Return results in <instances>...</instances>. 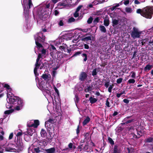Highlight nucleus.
Instances as JSON below:
<instances>
[{
  "instance_id": "obj_1",
  "label": "nucleus",
  "mask_w": 153,
  "mask_h": 153,
  "mask_svg": "<svg viewBox=\"0 0 153 153\" xmlns=\"http://www.w3.org/2000/svg\"><path fill=\"white\" fill-rule=\"evenodd\" d=\"M15 144H9L5 149V151L8 152H19L22 150L24 148L23 145L17 144L14 140Z\"/></svg>"
},
{
  "instance_id": "obj_2",
  "label": "nucleus",
  "mask_w": 153,
  "mask_h": 153,
  "mask_svg": "<svg viewBox=\"0 0 153 153\" xmlns=\"http://www.w3.org/2000/svg\"><path fill=\"white\" fill-rule=\"evenodd\" d=\"M15 98H10L9 99V101L10 104L16 105L15 110L19 111L22 108L23 105L22 100L18 97H15Z\"/></svg>"
},
{
  "instance_id": "obj_3",
  "label": "nucleus",
  "mask_w": 153,
  "mask_h": 153,
  "mask_svg": "<svg viewBox=\"0 0 153 153\" xmlns=\"http://www.w3.org/2000/svg\"><path fill=\"white\" fill-rule=\"evenodd\" d=\"M35 43L38 48H43L41 43H43L45 39V36L41 32H39L34 36Z\"/></svg>"
},
{
  "instance_id": "obj_4",
  "label": "nucleus",
  "mask_w": 153,
  "mask_h": 153,
  "mask_svg": "<svg viewBox=\"0 0 153 153\" xmlns=\"http://www.w3.org/2000/svg\"><path fill=\"white\" fill-rule=\"evenodd\" d=\"M153 14V7L146 6L143 8V16L146 19H151Z\"/></svg>"
},
{
  "instance_id": "obj_5",
  "label": "nucleus",
  "mask_w": 153,
  "mask_h": 153,
  "mask_svg": "<svg viewBox=\"0 0 153 153\" xmlns=\"http://www.w3.org/2000/svg\"><path fill=\"white\" fill-rule=\"evenodd\" d=\"M45 9H41L40 8L38 9L37 11V13L39 17L42 20H45L49 16L46 12H45Z\"/></svg>"
},
{
  "instance_id": "obj_6",
  "label": "nucleus",
  "mask_w": 153,
  "mask_h": 153,
  "mask_svg": "<svg viewBox=\"0 0 153 153\" xmlns=\"http://www.w3.org/2000/svg\"><path fill=\"white\" fill-rule=\"evenodd\" d=\"M54 120H55L53 118H49L48 120L45 122V127L51 129H54Z\"/></svg>"
},
{
  "instance_id": "obj_7",
  "label": "nucleus",
  "mask_w": 153,
  "mask_h": 153,
  "mask_svg": "<svg viewBox=\"0 0 153 153\" xmlns=\"http://www.w3.org/2000/svg\"><path fill=\"white\" fill-rule=\"evenodd\" d=\"M59 48L62 52L63 51L64 53L66 55L71 54V50L70 48L68 49V46L66 44H63L62 45L59 47Z\"/></svg>"
},
{
  "instance_id": "obj_8",
  "label": "nucleus",
  "mask_w": 153,
  "mask_h": 153,
  "mask_svg": "<svg viewBox=\"0 0 153 153\" xmlns=\"http://www.w3.org/2000/svg\"><path fill=\"white\" fill-rule=\"evenodd\" d=\"M141 33L138 30V29L135 27L133 28V30L131 32V37L134 39L139 38Z\"/></svg>"
},
{
  "instance_id": "obj_9",
  "label": "nucleus",
  "mask_w": 153,
  "mask_h": 153,
  "mask_svg": "<svg viewBox=\"0 0 153 153\" xmlns=\"http://www.w3.org/2000/svg\"><path fill=\"white\" fill-rule=\"evenodd\" d=\"M22 131L21 132H19L16 134V137L15 140L17 144H20L21 145H23L22 141Z\"/></svg>"
},
{
  "instance_id": "obj_10",
  "label": "nucleus",
  "mask_w": 153,
  "mask_h": 153,
  "mask_svg": "<svg viewBox=\"0 0 153 153\" xmlns=\"http://www.w3.org/2000/svg\"><path fill=\"white\" fill-rule=\"evenodd\" d=\"M56 52L55 53H53V52H51L50 54L53 57H54L55 59L58 60H60L63 57L62 56V54L61 52L59 51H56Z\"/></svg>"
},
{
  "instance_id": "obj_11",
  "label": "nucleus",
  "mask_w": 153,
  "mask_h": 153,
  "mask_svg": "<svg viewBox=\"0 0 153 153\" xmlns=\"http://www.w3.org/2000/svg\"><path fill=\"white\" fill-rule=\"evenodd\" d=\"M27 129V132H25V134L26 135H29L31 136L35 132L36 130L33 128L29 127Z\"/></svg>"
},
{
  "instance_id": "obj_12",
  "label": "nucleus",
  "mask_w": 153,
  "mask_h": 153,
  "mask_svg": "<svg viewBox=\"0 0 153 153\" xmlns=\"http://www.w3.org/2000/svg\"><path fill=\"white\" fill-rule=\"evenodd\" d=\"M41 58H42L41 54L39 53L36 60V62L35 64V67H39L41 65V63H42L41 61H39L40 59Z\"/></svg>"
},
{
  "instance_id": "obj_13",
  "label": "nucleus",
  "mask_w": 153,
  "mask_h": 153,
  "mask_svg": "<svg viewBox=\"0 0 153 153\" xmlns=\"http://www.w3.org/2000/svg\"><path fill=\"white\" fill-rule=\"evenodd\" d=\"M39 121L38 120H35L34 121V123L30 125L29 123L27 124V126L29 127H33L34 128H37L39 125Z\"/></svg>"
},
{
  "instance_id": "obj_14",
  "label": "nucleus",
  "mask_w": 153,
  "mask_h": 153,
  "mask_svg": "<svg viewBox=\"0 0 153 153\" xmlns=\"http://www.w3.org/2000/svg\"><path fill=\"white\" fill-rule=\"evenodd\" d=\"M87 76V74L85 72H82L79 75V79L81 81H84Z\"/></svg>"
},
{
  "instance_id": "obj_15",
  "label": "nucleus",
  "mask_w": 153,
  "mask_h": 153,
  "mask_svg": "<svg viewBox=\"0 0 153 153\" xmlns=\"http://www.w3.org/2000/svg\"><path fill=\"white\" fill-rule=\"evenodd\" d=\"M23 0V3H22V4L23 6V9H24V13L25 14L26 16L27 14H28L29 10L30 9H27V8H26V6H25V4L26 2V1H27V0Z\"/></svg>"
},
{
  "instance_id": "obj_16",
  "label": "nucleus",
  "mask_w": 153,
  "mask_h": 153,
  "mask_svg": "<svg viewBox=\"0 0 153 153\" xmlns=\"http://www.w3.org/2000/svg\"><path fill=\"white\" fill-rule=\"evenodd\" d=\"M81 40L82 41H84L86 43L89 44V43L88 42V41H90V43H92V42L91 41V36H86L83 38H82L81 39Z\"/></svg>"
},
{
  "instance_id": "obj_17",
  "label": "nucleus",
  "mask_w": 153,
  "mask_h": 153,
  "mask_svg": "<svg viewBox=\"0 0 153 153\" xmlns=\"http://www.w3.org/2000/svg\"><path fill=\"white\" fill-rule=\"evenodd\" d=\"M45 151L47 153H55L56 149L55 148L53 147L50 149H45Z\"/></svg>"
},
{
  "instance_id": "obj_18",
  "label": "nucleus",
  "mask_w": 153,
  "mask_h": 153,
  "mask_svg": "<svg viewBox=\"0 0 153 153\" xmlns=\"http://www.w3.org/2000/svg\"><path fill=\"white\" fill-rule=\"evenodd\" d=\"M40 134L42 137H45L47 136V133L45 129L42 128L40 132Z\"/></svg>"
},
{
  "instance_id": "obj_19",
  "label": "nucleus",
  "mask_w": 153,
  "mask_h": 153,
  "mask_svg": "<svg viewBox=\"0 0 153 153\" xmlns=\"http://www.w3.org/2000/svg\"><path fill=\"white\" fill-rule=\"evenodd\" d=\"M120 152L118 148V146L117 144L115 145L114 146L113 151L112 153H120Z\"/></svg>"
},
{
  "instance_id": "obj_20",
  "label": "nucleus",
  "mask_w": 153,
  "mask_h": 153,
  "mask_svg": "<svg viewBox=\"0 0 153 153\" xmlns=\"http://www.w3.org/2000/svg\"><path fill=\"white\" fill-rule=\"evenodd\" d=\"M90 119L88 116L86 117L82 123V125L83 126L86 125L90 121Z\"/></svg>"
},
{
  "instance_id": "obj_21",
  "label": "nucleus",
  "mask_w": 153,
  "mask_h": 153,
  "mask_svg": "<svg viewBox=\"0 0 153 153\" xmlns=\"http://www.w3.org/2000/svg\"><path fill=\"white\" fill-rule=\"evenodd\" d=\"M149 41L148 38H146L143 39L141 40V43L142 45H145L146 44L149 43Z\"/></svg>"
},
{
  "instance_id": "obj_22",
  "label": "nucleus",
  "mask_w": 153,
  "mask_h": 153,
  "mask_svg": "<svg viewBox=\"0 0 153 153\" xmlns=\"http://www.w3.org/2000/svg\"><path fill=\"white\" fill-rule=\"evenodd\" d=\"M89 100L90 103L92 104L96 102L97 101V99L93 98L92 97H90L89 98Z\"/></svg>"
},
{
  "instance_id": "obj_23",
  "label": "nucleus",
  "mask_w": 153,
  "mask_h": 153,
  "mask_svg": "<svg viewBox=\"0 0 153 153\" xmlns=\"http://www.w3.org/2000/svg\"><path fill=\"white\" fill-rule=\"evenodd\" d=\"M50 28H46V27L43 28V27H42L41 29V30L40 32H41L42 33V32H45L47 31H48L50 29H51V25H50Z\"/></svg>"
},
{
  "instance_id": "obj_24",
  "label": "nucleus",
  "mask_w": 153,
  "mask_h": 153,
  "mask_svg": "<svg viewBox=\"0 0 153 153\" xmlns=\"http://www.w3.org/2000/svg\"><path fill=\"white\" fill-rule=\"evenodd\" d=\"M99 27L101 31L104 33H105L106 32V30L104 26L100 25V26Z\"/></svg>"
},
{
  "instance_id": "obj_25",
  "label": "nucleus",
  "mask_w": 153,
  "mask_h": 153,
  "mask_svg": "<svg viewBox=\"0 0 153 153\" xmlns=\"http://www.w3.org/2000/svg\"><path fill=\"white\" fill-rule=\"evenodd\" d=\"M51 65V64L45 62L42 64V65L40 67H49Z\"/></svg>"
},
{
  "instance_id": "obj_26",
  "label": "nucleus",
  "mask_w": 153,
  "mask_h": 153,
  "mask_svg": "<svg viewBox=\"0 0 153 153\" xmlns=\"http://www.w3.org/2000/svg\"><path fill=\"white\" fill-rule=\"evenodd\" d=\"M39 68H35L34 70V73L36 77V79L38 78L37 76L39 75V73L37 72L38 69Z\"/></svg>"
},
{
  "instance_id": "obj_27",
  "label": "nucleus",
  "mask_w": 153,
  "mask_h": 153,
  "mask_svg": "<svg viewBox=\"0 0 153 153\" xmlns=\"http://www.w3.org/2000/svg\"><path fill=\"white\" fill-rule=\"evenodd\" d=\"M33 6V4L32 3V0H28V6H27V8L28 9H30V8Z\"/></svg>"
},
{
  "instance_id": "obj_28",
  "label": "nucleus",
  "mask_w": 153,
  "mask_h": 153,
  "mask_svg": "<svg viewBox=\"0 0 153 153\" xmlns=\"http://www.w3.org/2000/svg\"><path fill=\"white\" fill-rule=\"evenodd\" d=\"M88 143L86 142L85 145L83 146V149L85 151L88 152Z\"/></svg>"
},
{
  "instance_id": "obj_29",
  "label": "nucleus",
  "mask_w": 153,
  "mask_h": 153,
  "mask_svg": "<svg viewBox=\"0 0 153 153\" xmlns=\"http://www.w3.org/2000/svg\"><path fill=\"white\" fill-rule=\"evenodd\" d=\"M84 89L86 93L89 92V91H91L92 89V86H89L88 87V88H85Z\"/></svg>"
},
{
  "instance_id": "obj_30",
  "label": "nucleus",
  "mask_w": 153,
  "mask_h": 153,
  "mask_svg": "<svg viewBox=\"0 0 153 153\" xmlns=\"http://www.w3.org/2000/svg\"><path fill=\"white\" fill-rule=\"evenodd\" d=\"M74 100L76 104L78 103L79 101V98L77 94H76L74 98Z\"/></svg>"
},
{
  "instance_id": "obj_31",
  "label": "nucleus",
  "mask_w": 153,
  "mask_h": 153,
  "mask_svg": "<svg viewBox=\"0 0 153 153\" xmlns=\"http://www.w3.org/2000/svg\"><path fill=\"white\" fill-rule=\"evenodd\" d=\"M108 142L110 143L111 145H113L114 144V142L111 138L108 137Z\"/></svg>"
},
{
  "instance_id": "obj_32",
  "label": "nucleus",
  "mask_w": 153,
  "mask_h": 153,
  "mask_svg": "<svg viewBox=\"0 0 153 153\" xmlns=\"http://www.w3.org/2000/svg\"><path fill=\"white\" fill-rule=\"evenodd\" d=\"M146 143H151L153 141V138L150 137L147 138L145 140Z\"/></svg>"
},
{
  "instance_id": "obj_33",
  "label": "nucleus",
  "mask_w": 153,
  "mask_h": 153,
  "mask_svg": "<svg viewBox=\"0 0 153 153\" xmlns=\"http://www.w3.org/2000/svg\"><path fill=\"white\" fill-rule=\"evenodd\" d=\"M104 25L105 26H108L109 25V20L108 19H105L104 21Z\"/></svg>"
},
{
  "instance_id": "obj_34",
  "label": "nucleus",
  "mask_w": 153,
  "mask_h": 153,
  "mask_svg": "<svg viewBox=\"0 0 153 153\" xmlns=\"http://www.w3.org/2000/svg\"><path fill=\"white\" fill-rule=\"evenodd\" d=\"M125 10L127 13H131L132 12V9L130 7H126V8Z\"/></svg>"
},
{
  "instance_id": "obj_35",
  "label": "nucleus",
  "mask_w": 153,
  "mask_h": 153,
  "mask_svg": "<svg viewBox=\"0 0 153 153\" xmlns=\"http://www.w3.org/2000/svg\"><path fill=\"white\" fill-rule=\"evenodd\" d=\"M99 20L100 19L98 17H96L93 21V24L94 25H95L97 24V23L99 22Z\"/></svg>"
},
{
  "instance_id": "obj_36",
  "label": "nucleus",
  "mask_w": 153,
  "mask_h": 153,
  "mask_svg": "<svg viewBox=\"0 0 153 153\" xmlns=\"http://www.w3.org/2000/svg\"><path fill=\"white\" fill-rule=\"evenodd\" d=\"M136 12L137 13L140 14L142 16H143V15H142L143 13V9H137V10Z\"/></svg>"
},
{
  "instance_id": "obj_37",
  "label": "nucleus",
  "mask_w": 153,
  "mask_h": 153,
  "mask_svg": "<svg viewBox=\"0 0 153 153\" xmlns=\"http://www.w3.org/2000/svg\"><path fill=\"white\" fill-rule=\"evenodd\" d=\"M42 78L45 80H48V76L46 74H43L42 76Z\"/></svg>"
},
{
  "instance_id": "obj_38",
  "label": "nucleus",
  "mask_w": 153,
  "mask_h": 153,
  "mask_svg": "<svg viewBox=\"0 0 153 153\" xmlns=\"http://www.w3.org/2000/svg\"><path fill=\"white\" fill-rule=\"evenodd\" d=\"M83 144L80 143V145L78 146L77 149H78V151L79 150L80 151H81L83 149Z\"/></svg>"
},
{
  "instance_id": "obj_39",
  "label": "nucleus",
  "mask_w": 153,
  "mask_h": 153,
  "mask_svg": "<svg viewBox=\"0 0 153 153\" xmlns=\"http://www.w3.org/2000/svg\"><path fill=\"white\" fill-rule=\"evenodd\" d=\"M149 45L153 48V39H152V37L149 41Z\"/></svg>"
},
{
  "instance_id": "obj_40",
  "label": "nucleus",
  "mask_w": 153,
  "mask_h": 153,
  "mask_svg": "<svg viewBox=\"0 0 153 153\" xmlns=\"http://www.w3.org/2000/svg\"><path fill=\"white\" fill-rule=\"evenodd\" d=\"M82 55L83 57H85V58L83 59V61L85 62L87 60V54L85 53H83L82 54Z\"/></svg>"
},
{
  "instance_id": "obj_41",
  "label": "nucleus",
  "mask_w": 153,
  "mask_h": 153,
  "mask_svg": "<svg viewBox=\"0 0 153 153\" xmlns=\"http://www.w3.org/2000/svg\"><path fill=\"white\" fill-rule=\"evenodd\" d=\"M119 21L116 19H114L113 20L112 23L113 25H117L118 24Z\"/></svg>"
},
{
  "instance_id": "obj_42",
  "label": "nucleus",
  "mask_w": 153,
  "mask_h": 153,
  "mask_svg": "<svg viewBox=\"0 0 153 153\" xmlns=\"http://www.w3.org/2000/svg\"><path fill=\"white\" fill-rule=\"evenodd\" d=\"M135 81L134 79H130L128 81V83L130 84H134L135 82Z\"/></svg>"
},
{
  "instance_id": "obj_43",
  "label": "nucleus",
  "mask_w": 153,
  "mask_h": 153,
  "mask_svg": "<svg viewBox=\"0 0 153 153\" xmlns=\"http://www.w3.org/2000/svg\"><path fill=\"white\" fill-rule=\"evenodd\" d=\"M82 52V51H77L74 54L73 56H76L77 55H79Z\"/></svg>"
},
{
  "instance_id": "obj_44",
  "label": "nucleus",
  "mask_w": 153,
  "mask_h": 153,
  "mask_svg": "<svg viewBox=\"0 0 153 153\" xmlns=\"http://www.w3.org/2000/svg\"><path fill=\"white\" fill-rule=\"evenodd\" d=\"M93 20V18L91 16H90L87 21V23L88 24H91Z\"/></svg>"
},
{
  "instance_id": "obj_45",
  "label": "nucleus",
  "mask_w": 153,
  "mask_h": 153,
  "mask_svg": "<svg viewBox=\"0 0 153 153\" xmlns=\"http://www.w3.org/2000/svg\"><path fill=\"white\" fill-rule=\"evenodd\" d=\"M13 111L12 109H10L4 112V113L5 114H9L10 113H12L13 112Z\"/></svg>"
},
{
  "instance_id": "obj_46",
  "label": "nucleus",
  "mask_w": 153,
  "mask_h": 153,
  "mask_svg": "<svg viewBox=\"0 0 153 153\" xmlns=\"http://www.w3.org/2000/svg\"><path fill=\"white\" fill-rule=\"evenodd\" d=\"M33 149L34 151L36 153H39L41 152L39 147L34 148Z\"/></svg>"
},
{
  "instance_id": "obj_47",
  "label": "nucleus",
  "mask_w": 153,
  "mask_h": 153,
  "mask_svg": "<svg viewBox=\"0 0 153 153\" xmlns=\"http://www.w3.org/2000/svg\"><path fill=\"white\" fill-rule=\"evenodd\" d=\"M58 6H65L66 5V4L62 2H59L58 4Z\"/></svg>"
},
{
  "instance_id": "obj_48",
  "label": "nucleus",
  "mask_w": 153,
  "mask_h": 153,
  "mask_svg": "<svg viewBox=\"0 0 153 153\" xmlns=\"http://www.w3.org/2000/svg\"><path fill=\"white\" fill-rule=\"evenodd\" d=\"M75 19L72 17H71L69 18L68 20V22H74L75 21Z\"/></svg>"
},
{
  "instance_id": "obj_49",
  "label": "nucleus",
  "mask_w": 153,
  "mask_h": 153,
  "mask_svg": "<svg viewBox=\"0 0 153 153\" xmlns=\"http://www.w3.org/2000/svg\"><path fill=\"white\" fill-rule=\"evenodd\" d=\"M58 24L60 26H62L64 25V23L63 20H60L58 22Z\"/></svg>"
},
{
  "instance_id": "obj_50",
  "label": "nucleus",
  "mask_w": 153,
  "mask_h": 153,
  "mask_svg": "<svg viewBox=\"0 0 153 153\" xmlns=\"http://www.w3.org/2000/svg\"><path fill=\"white\" fill-rule=\"evenodd\" d=\"M92 75L93 76H94L97 74V70L96 68H95L93 71L92 74Z\"/></svg>"
},
{
  "instance_id": "obj_51",
  "label": "nucleus",
  "mask_w": 153,
  "mask_h": 153,
  "mask_svg": "<svg viewBox=\"0 0 153 153\" xmlns=\"http://www.w3.org/2000/svg\"><path fill=\"white\" fill-rule=\"evenodd\" d=\"M50 90H51V89H45V91L46 92V93L47 94L50 95L51 94V91Z\"/></svg>"
},
{
  "instance_id": "obj_52",
  "label": "nucleus",
  "mask_w": 153,
  "mask_h": 153,
  "mask_svg": "<svg viewBox=\"0 0 153 153\" xmlns=\"http://www.w3.org/2000/svg\"><path fill=\"white\" fill-rule=\"evenodd\" d=\"M123 79L121 78H120L119 79H118L117 80V83L118 84H120L122 82Z\"/></svg>"
},
{
  "instance_id": "obj_53",
  "label": "nucleus",
  "mask_w": 153,
  "mask_h": 153,
  "mask_svg": "<svg viewBox=\"0 0 153 153\" xmlns=\"http://www.w3.org/2000/svg\"><path fill=\"white\" fill-rule=\"evenodd\" d=\"M152 68H141V70H144L145 71H146L147 70H149L151 69Z\"/></svg>"
},
{
  "instance_id": "obj_54",
  "label": "nucleus",
  "mask_w": 153,
  "mask_h": 153,
  "mask_svg": "<svg viewBox=\"0 0 153 153\" xmlns=\"http://www.w3.org/2000/svg\"><path fill=\"white\" fill-rule=\"evenodd\" d=\"M114 86L113 85H110L108 88V91L109 92L111 93V90L113 88Z\"/></svg>"
},
{
  "instance_id": "obj_55",
  "label": "nucleus",
  "mask_w": 153,
  "mask_h": 153,
  "mask_svg": "<svg viewBox=\"0 0 153 153\" xmlns=\"http://www.w3.org/2000/svg\"><path fill=\"white\" fill-rule=\"evenodd\" d=\"M127 68H124L123 69V71L124 73H128V72L129 71V68L127 69Z\"/></svg>"
},
{
  "instance_id": "obj_56",
  "label": "nucleus",
  "mask_w": 153,
  "mask_h": 153,
  "mask_svg": "<svg viewBox=\"0 0 153 153\" xmlns=\"http://www.w3.org/2000/svg\"><path fill=\"white\" fill-rule=\"evenodd\" d=\"M53 88L54 89L57 95L58 96H59V91L57 89V88L55 86H54Z\"/></svg>"
},
{
  "instance_id": "obj_57",
  "label": "nucleus",
  "mask_w": 153,
  "mask_h": 153,
  "mask_svg": "<svg viewBox=\"0 0 153 153\" xmlns=\"http://www.w3.org/2000/svg\"><path fill=\"white\" fill-rule=\"evenodd\" d=\"M3 87L4 88H6L8 90H9L10 88V85L7 84H5L4 85H3Z\"/></svg>"
},
{
  "instance_id": "obj_58",
  "label": "nucleus",
  "mask_w": 153,
  "mask_h": 153,
  "mask_svg": "<svg viewBox=\"0 0 153 153\" xmlns=\"http://www.w3.org/2000/svg\"><path fill=\"white\" fill-rule=\"evenodd\" d=\"M108 98H107L106 101L105 105L107 106L108 107H110V103L108 100Z\"/></svg>"
},
{
  "instance_id": "obj_59",
  "label": "nucleus",
  "mask_w": 153,
  "mask_h": 153,
  "mask_svg": "<svg viewBox=\"0 0 153 153\" xmlns=\"http://www.w3.org/2000/svg\"><path fill=\"white\" fill-rule=\"evenodd\" d=\"M56 74V72L55 70H53L51 73V75L53 77H55Z\"/></svg>"
},
{
  "instance_id": "obj_60",
  "label": "nucleus",
  "mask_w": 153,
  "mask_h": 153,
  "mask_svg": "<svg viewBox=\"0 0 153 153\" xmlns=\"http://www.w3.org/2000/svg\"><path fill=\"white\" fill-rule=\"evenodd\" d=\"M134 119H132L130 120H129L126 121L125 123H124V124H126L130 123L131 122H133Z\"/></svg>"
},
{
  "instance_id": "obj_61",
  "label": "nucleus",
  "mask_w": 153,
  "mask_h": 153,
  "mask_svg": "<svg viewBox=\"0 0 153 153\" xmlns=\"http://www.w3.org/2000/svg\"><path fill=\"white\" fill-rule=\"evenodd\" d=\"M137 49L134 52L133 58H135L136 57L137 53Z\"/></svg>"
},
{
  "instance_id": "obj_62",
  "label": "nucleus",
  "mask_w": 153,
  "mask_h": 153,
  "mask_svg": "<svg viewBox=\"0 0 153 153\" xmlns=\"http://www.w3.org/2000/svg\"><path fill=\"white\" fill-rule=\"evenodd\" d=\"M51 49L53 50V52H56V50L55 47L53 45H51Z\"/></svg>"
},
{
  "instance_id": "obj_63",
  "label": "nucleus",
  "mask_w": 153,
  "mask_h": 153,
  "mask_svg": "<svg viewBox=\"0 0 153 153\" xmlns=\"http://www.w3.org/2000/svg\"><path fill=\"white\" fill-rule=\"evenodd\" d=\"M74 16L75 18L78 17L79 16V14L78 13V12H76L75 11V12L74 14Z\"/></svg>"
},
{
  "instance_id": "obj_64",
  "label": "nucleus",
  "mask_w": 153,
  "mask_h": 153,
  "mask_svg": "<svg viewBox=\"0 0 153 153\" xmlns=\"http://www.w3.org/2000/svg\"><path fill=\"white\" fill-rule=\"evenodd\" d=\"M82 7V5H79L78 7L77 8L76 11V12H78L80 9Z\"/></svg>"
}]
</instances>
